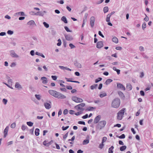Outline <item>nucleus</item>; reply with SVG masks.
Instances as JSON below:
<instances>
[{
  "mask_svg": "<svg viewBox=\"0 0 153 153\" xmlns=\"http://www.w3.org/2000/svg\"><path fill=\"white\" fill-rule=\"evenodd\" d=\"M68 132L66 133L63 136V139L65 140L66 139V138L67 137L68 135Z\"/></svg>",
  "mask_w": 153,
  "mask_h": 153,
  "instance_id": "8fccbe9b",
  "label": "nucleus"
},
{
  "mask_svg": "<svg viewBox=\"0 0 153 153\" xmlns=\"http://www.w3.org/2000/svg\"><path fill=\"white\" fill-rule=\"evenodd\" d=\"M88 117V114H85V115H84V116H83L82 117V118L83 119H86Z\"/></svg>",
  "mask_w": 153,
  "mask_h": 153,
  "instance_id": "0e129e2a",
  "label": "nucleus"
},
{
  "mask_svg": "<svg viewBox=\"0 0 153 153\" xmlns=\"http://www.w3.org/2000/svg\"><path fill=\"white\" fill-rule=\"evenodd\" d=\"M69 128V126H66L65 127L64 126H63L62 127V129L63 131H65L67 130L68 128Z\"/></svg>",
  "mask_w": 153,
  "mask_h": 153,
  "instance_id": "c03bdc74",
  "label": "nucleus"
},
{
  "mask_svg": "<svg viewBox=\"0 0 153 153\" xmlns=\"http://www.w3.org/2000/svg\"><path fill=\"white\" fill-rule=\"evenodd\" d=\"M74 65L78 68H82L81 65L77 61L75 60L74 62Z\"/></svg>",
  "mask_w": 153,
  "mask_h": 153,
  "instance_id": "9b49d317",
  "label": "nucleus"
},
{
  "mask_svg": "<svg viewBox=\"0 0 153 153\" xmlns=\"http://www.w3.org/2000/svg\"><path fill=\"white\" fill-rule=\"evenodd\" d=\"M146 27V24L145 22H144L143 23L142 25V28L143 29H144Z\"/></svg>",
  "mask_w": 153,
  "mask_h": 153,
  "instance_id": "3c124183",
  "label": "nucleus"
},
{
  "mask_svg": "<svg viewBox=\"0 0 153 153\" xmlns=\"http://www.w3.org/2000/svg\"><path fill=\"white\" fill-rule=\"evenodd\" d=\"M114 147L113 146H111L108 149L109 153H113V149H114Z\"/></svg>",
  "mask_w": 153,
  "mask_h": 153,
  "instance_id": "c85d7f7f",
  "label": "nucleus"
},
{
  "mask_svg": "<svg viewBox=\"0 0 153 153\" xmlns=\"http://www.w3.org/2000/svg\"><path fill=\"white\" fill-rule=\"evenodd\" d=\"M8 34L10 35L13 34V32L11 30H8L7 32Z\"/></svg>",
  "mask_w": 153,
  "mask_h": 153,
  "instance_id": "37998d69",
  "label": "nucleus"
},
{
  "mask_svg": "<svg viewBox=\"0 0 153 153\" xmlns=\"http://www.w3.org/2000/svg\"><path fill=\"white\" fill-rule=\"evenodd\" d=\"M43 24L44 25L45 27L46 28H48L49 27V25L45 22H43Z\"/></svg>",
  "mask_w": 153,
  "mask_h": 153,
  "instance_id": "4c0bfd02",
  "label": "nucleus"
},
{
  "mask_svg": "<svg viewBox=\"0 0 153 153\" xmlns=\"http://www.w3.org/2000/svg\"><path fill=\"white\" fill-rule=\"evenodd\" d=\"M66 39L68 41H71L73 40V38L70 34H65L64 35Z\"/></svg>",
  "mask_w": 153,
  "mask_h": 153,
  "instance_id": "39448f33",
  "label": "nucleus"
},
{
  "mask_svg": "<svg viewBox=\"0 0 153 153\" xmlns=\"http://www.w3.org/2000/svg\"><path fill=\"white\" fill-rule=\"evenodd\" d=\"M116 137L120 139H124L125 137V136L124 134H123L120 136L117 135L116 136Z\"/></svg>",
  "mask_w": 153,
  "mask_h": 153,
  "instance_id": "72a5a7b5",
  "label": "nucleus"
},
{
  "mask_svg": "<svg viewBox=\"0 0 153 153\" xmlns=\"http://www.w3.org/2000/svg\"><path fill=\"white\" fill-rule=\"evenodd\" d=\"M142 55L143 58L146 59L148 58V57L146 55H145L144 53H142Z\"/></svg>",
  "mask_w": 153,
  "mask_h": 153,
  "instance_id": "09e8293b",
  "label": "nucleus"
},
{
  "mask_svg": "<svg viewBox=\"0 0 153 153\" xmlns=\"http://www.w3.org/2000/svg\"><path fill=\"white\" fill-rule=\"evenodd\" d=\"M98 34L100 36H101L102 37V38L104 37V36L102 34V33L101 31H99Z\"/></svg>",
  "mask_w": 153,
  "mask_h": 153,
  "instance_id": "6e6d98bb",
  "label": "nucleus"
},
{
  "mask_svg": "<svg viewBox=\"0 0 153 153\" xmlns=\"http://www.w3.org/2000/svg\"><path fill=\"white\" fill-rule=\"evenodd\" d=\"M107 96V94L105 93H104L102 94H100V97L101 98H102L104 97Z\"/></svg>",
  "mask_w": 153,
  "mask_h": 153,
  "instance_id": "58836bf2",
  "label": "nucleus"
},
{
  "mask_svg": "<svg viewBox=\"0 0 153 153\" xmlns=\"http://www.w3.org/2000/svg\"><path fill=\"white\" fill-rule=\"evenodd\" d=\"M112 41L116 43H118V39L115 37H113L112 39Z\"/></svg>",
  "mask_w": 153,
  "mask_h": 153,
  "instance_id": "5701e85b",
  "label": "nucleus"
},
{
  "mask_svg": "<svg viewBox=\"0 0 153 153\" xmlns=\"http://www.w3.org/2000/svg\"><path fill=\"white\" fill-rule=\"evenodd\" d=\"M16 14L17 15H19L21 16H24L25 15V13L21 11L16 13Z\"/></svg>",
  "mask_w": 153,
  "mask_h": 153,
  "instance_id": "c756f323",
  "label": "nucleus"
},
{
  "mask_svg": "<svg viewBox=\"0 0 153 153\" xmlns=\"http://www.w3.org/2000/svg\"><path fill=\"white\" fill-rule=\"evenodd\" d=\"M79 106L80 107H84L85 106V103H81L77 105H76L75 107V108H76L78 106Z\"/></svg>",
  "mask_w": 153,
  "mask_h": 153,
  "instance_id": "bb28decb",
  "label": "nucleus"
},
{
  "mask_svg": "<svg viewBox=\"0 0 153 153\" xmlns=\"http://www.w3.org/2000/svg\"><path fill=\"white\" fill-rule=\"evenodd\" d=\"M39 129L38 128H36L35 131V134L36 136H38L39 134Z\"/></svg>",
  "mask_w": 153,
  "mask_h": 153,
  "instance_id": "4be33fe9",
  "label": "nucleus"
},
{
  "mask_svg": "<svg viewBox=\"0 0 153 153\" xmlns=\"http://www.w3.org/2000/svg\"><path fill=\"white\" fill-rule=\"evenodd\" d=\"M89 143V140L88 139H86L83 140L82 142L83 145H86Z\"/></svg>",
  "mask_w": 153,
  "mask_h": 153,
  "instance_id": "7c9ffc66",
  "label": "nucleus"
},
{
  "mask_svg": "<svg viewBox=\"0 0 153 153\" xmlns=\"http://www.w3.org/2000/svg\"><path fill=\"white\" fill-rule=\"evenodd\" d=\"M145 15H146V17L144 19V20L146 21L147 22L149 20V17L147 16L145 14Z\"/></svg>",
  "mask_w": 153,
  "mask_h": 153,
  "instance_id": "69168bd1",
  "label": "nucleus"
},
{
  "mask_svg": "<svg viewBox=\"0 0 153 153\" xmlns=\"http://www.w3.org/2000/svg\"><path fill=\"white\" fill-rule=\"evenodd\" d=\"M48 92L51 95L58 99H65L66 98L65 96L55 90H50Z\"/></svg>",
  "mask_w": 153,
  "mask_h": 153,
  "instance_id": "f257e3e1",
  "label": "nucleus"
},
{
  "mask_svg": "<svg viewBox=\"0 0 153 153\" xmlns=\"http://www.w3.org/2000/svg\"><path fill=\"white\" fill-rule=\"evenodd\" d=\"M67 82H75V83H80V82H79L78 81H76L67 80Z\"/></svg>",
  "mask_w": 153,
  "mask_h": 153,
  "instance_id": "49530a36",
  "label": "nucleus"
},
{
  "mask_svg": "<svg viewBox=\"0 0 153 153\" xmlns=\"http://www.w3.org/2000/svg\"><path fill=\"white\" fill-rule=\"evenodd\" d=\"M101 118V116L100 115H98L96 116L94 118V124H97L100 121Z\"/></svg>",
  "mask_w": 153,
  "mask_h": 153,
  "instance_id": "423d86ee",
  "label": "nucleus"
},
{
  "mask_svg": "<svg viewBox=\"0 0 153 153\" xmlns=\"http://www.w3.org/2000/svg\"><path fill=\"white\" fill-rule=\"evenodd\" d=\"M15 87L16 88H17L18 89H20L22 88L21 85L19 84V82H18L16 83Z\"/></svg>",
  "mask_w": 153,
  "mask_h": 153,
  "instance_id": "dca6fc26",
  "label": "nucleus"
},
{
  "mask_svg": "<svg viewBox=\"0 0 153 153\" xmlns=\"http://www.w3.org/2000/svg\"><path fill=\"white\" fill-rule=\"evenodd\" d=\"M95 108V107H89L86 108V110L88 111H92L93 109Z\"/></svg>",
  "mask_w": 153,
  "mask_h": 153,
  "instance_id": "2f4dec72",
  "label": "nucleus"
},
{
  "mask_svg": "<svg viewBox=\"0 0 153 153\" xmlns=\"http://www.w3.org/2000/svg\"><path fill=\"white\" fill-rule=\"evenodd\" d=\"M117 88L123 91L125 90L126 89L125 86L120 83H117Z\"/></svg>",
  "mask_w": 153,
  "mask_h": 153,
  "instance_id": "0eeeda50",
  "label": "nucleus"
},
{
  "mask_svg": "<svg viewBox=\"0 0 153 153\" xmlns=\"http://www.w3.org/2000/svg\"><path fill=\"white\" fill-rule=\"evenodd\" d=\"M35 97L38 100H39L41 99V96L40 95L35 94Z\"/></svg>",
  "mask_w": 153,
  "mask_h": 153,
  "instance_id": "a19ab883",
  "label": "nucleus"
},
{
  "mask_svg": "<svg viewBox=\"0 0 153 153\" xmlns=\"http://www.w3.org/2000/svg\"><path fill=\"white\" fill-rule=\"evenodd\" d=\"M78 123L80 124H82L83 125H85V123L84 121H79L78 122Z\"/></svg>",
  "mask_w": 153,
  "mask_h": 153,
  "instance_id": "4d7b16f0",
  "label": "nucleus"
},
{
  "mask_svg": "<svg viewBox=\"0 0 153 153\" xmlns=\"http://www.w3.org/2000/svg\"><path fill=\"white\" fill-rule=\"evenodd\" d=\"M30 127L32 126L33 125V123L31 121L27 122L26 123Z\"/></svg>",
  "mask_w": 153,
  "mask_h": 153,
  "instance_id": "473e14b6",
  "label": "nucleus"
},
{
  "mask_svg": "<svg viewBox=\"0 0 153 153\" xmlns=\"http://www.w3.org/2000/svg\"><path fill=\"white\" fill-rule=\"evenodd\" d=\"M34 129V127H33V128L30 129V133L32 134H33Z\"/></svg>",
  "mask_w": 153,
  "mask_h": 153,
  "instance_id": "13d9d810",
  "label": "nucleus"
},
{
  "mask_svg": "<svg viewBox=\"0 0 153 153\" xmlns=\"http://www.w3.org/2000/svg\"><path fill=\"white\" fill-rule=\"evenodd\" d=\"M34 15H39L41 16H43L44 15V14L43 12L40 11L37 12L36 13H34Z\"/></svg>",
  "mask_w": 153,
  "mask_h": 153,
  "instance_id": "aec40b11",
  "label": "nucleus"
},
{
  "mask_svg": "<svg viewBox=\"0 0 153 153\" xmlns=\"http://www.w3.org/2000/svg\"><path fill=\"white\" fill-rule=\"evenodd\" d=\"M71 99L73 101L77 103L82 102L83 101V100L82 99L76 97V96L72 97Z\"/></svg>",
  "mask_w": 153,
  "mask_h": 153,
  "instance_id": "20e7f679",
  "label": "nucleus"
},
{
  "mask_svg": "<svg viewBox=\"0 0 153 153\" xmlns=\"http://www.w3.org/2000/svg\"><path fill=\"white\" fill-rule=\"evenodd\" d=\"M90 23L91 27H93L94 25L95 18L94 16L91 17L90 18Z\"/></svg>",
  "mask_w": 153,
  "mask_h": 153,
  "instance_id": "6e6552de",
  "label": "nucleus"
},
{
  "mask_svg": "<svg viewBox=\"0 0 153 153\" xmlns=\"http://www.w3.org/2000/svg\"><path fill=\"white\" fill-rule=\"evenodd\" d=\"M126 88L128 90H131L132 89L131 85L129 83H128L126 84Z\"/></svg>",
  "mask_w": 153,
  "mask_h": 153,
  "instance_id": "6ab92c4d",
  "label": "nucleus"
},
{
  "mask_svg": "<svg viewBox=\"0 0 153 153\" xmlns=\"http://www.w3.org/2000/svg\"><path fill=\"white\" fill-rule=\"evenodd\" d=\"M41 80H42V83L43 84H47L48 82L47 78L45 76L42 77L41 78Z\"/></svg>",
  "mask_w": 153,
  "mask_h": 153,
  "instance_id": "ddd939ff",
  "label": "nucleus"
},
{
  "mask_svg": "<svg viewBox=\"0 0 153 153\" xmlns=\"http://www.w3.org/2000/svg\"><path fill=\"white\" fill-rule=\"evenodd\" d=\"M69 46H70V47L71 48V49H73V48H76V47L75 45H73L72 44V43H70L69 44Z\"/></svg>",
  "mask_w": 153,
  "mask_h": 153,
  "instance_id": "79ce46f5",
  "label": "nucleus"
},
{
  "mask_svg": "<svg viewBox=\"0 0 153 153\" xmlns=\"http://www.w3.org/2000/svg\"><path fill=\"white\" fill-rule=\"evenodd\" d=\"M61 20L62 21L64 22L65 24L67 23L68 22L66 18L64 16H63L61 18Z\"/></svg>",
  "mask_w": 153,
  "mask_h": 153,
  "instance_id": "a211bd4d",
  "label": "nucleus"
},
{
  "mask_svg": "<svg viewBox=\"0 0 153 153\" xmlns=\"http://www.w3.org/2000/svg\"><path fill=\"white\" fill-rule=\"evenodd\" d=\"M102 79V78L101 77H99L97 79L95 80V82L96 83H98L99 82L101 81Z\"/></svg>",
  "mask_w": 153,
  "mask_h": 153,
  "instance_id": "e433bc0d",
  "label": "nucleus"
},
{
  "mask_svg": "<svg viewBox=\"0 0 153 153\" xmlns=\"http://www.w3.org/2000/svg\"><path fill=\"white\" fill-rule=\"evenodd\" d=\"M44 105L47 109H49L51 108V105L48 103L45 102L44 104Z\"/></svg>",
  "mask_w": 153,
  "mask_h": 153,
  "instance_id": "4468645a",
  "label": "nucleus"
},
{
  "mask_svg": "<svg viewBox=\"0 0 153 153\" xmlns=\"http://www.w3.org/2000/svg\"><path fill=\"white\" fill-rule=\"evenodd\" d=\"M9 129V127L7 126L6 127L4 131V137H5L7 134V132Z\"/></svg>",
  "mask_w": 153,
  "mask_h": 153,
  "instance_id": "f8f14e48",
  "label": "nucleus"
},
{
  "mask_svg": "<svg viewBox=\"0 0 153 153\" xmlns=\"http://www.w3.org/2000/svg\"><path fill=\"white\" fill-rule=\"evenodd\" d=\"M66 88L69 90H72V87L71 86H66Z\"/></svg>",
  "mask_w": 153,
  "mask_h": 153,
  "instance_id": "774afa93",
  "label": "nucleus"
},
{
  "mask_svg": "<svg viewBox=\"0 0 153 153\" xmlns=\"http://www.w3.org/2000/svg\"><path fill=\"white\" fill-rule=\"evenodd\" d=\"M118 93L121 98L122 99H124L125 98L124 95L122 92L120 91H118Z\"/></svg>",
  "mask_w": 153,
  "mask_h": 153,
  "instance_id": "2eb2a0df",
  "label": "nucleus"
},
{
  "mask_svg": "<svg viewBox=\"0 0 153 153\" xmlns=\"http://www.w3.org/2000/svg\"><path fill=\"white\" fill-rule=\"evenodd\" d=\"M64 28L67 32H72V30H69L68 27L66 26L64 27Z\"/></svg>",
  "mask_w": 153,
  "mask_h": 153,
  "instance_id": "f704fd0d",
  "label": "nucleus"
},
{
  "mask_svg": "<svg viewBox=\"0 0 153 153\" xmlns=\"http://www.w3.org/2000/svg\"><path fill=\"white\" fill-rule=\"evenodd\" d=\"M110 17H111V16H110V15H108H108L107 16L106 19V21L107 22H110Z\"/></svg>",
  "mask_w": 153,
  "mask_h": 153,
  "instance_id": "ea45409f",
  "label": "nucleus"
},
{
  "mask_svg": "<svg viewBox=\"0 0 153 153\" xmlns=\"http://www.w3.org/2000/svg\"><path fill=\"white\" fill-rule=\"evenodd\" d=\"M68 110L67 109H65L63 111V114L64 115H66L68 113Z\"/></svg>",
  "mask_w": 153,
  "mask_h": 153,
  "instance_id": "de8ad7c7",
  "label": "nucleus"
},
{
  "mask_svg": "<svg viewBox=\"0 0 153 153\" xmlns=\"http://www.w3.org/2000/svg\"><path fill=\"white\" fill-rule=\"evenodd\" d=\"M26 128L27 129L28 128L27 126H25L24 125H22L21 129L23 131H25Z\"/></svg>",
  "mask_w": 153,
  "mask_h": 153,
  "instance_id": "c9c22d12",
  "label": "nucleus"
},
{
  "mask_svg": "<svg viewBox=\"0 0 153 153\" xmlns=\"http://www.w3.org/2000/svg\"><path fill=\"white\" fill-rule=\"evenodd\" d=\"M112 81H113L112 79H107L106 80V81L105 82V83L106 85H108L110 83H111V82H112Z\"/></svg>",
  "mask_w": 153,
  "mask_h": 153,
  "instance_id": "393cba45",
  "label": "nucleus"
},
{
  "mask_svg": "<svg viewBox=\"0 0 153 153\" xmlns=\"http://www.w3.org/2000/svg\"><path fill=\"white\" fill-rule=\"evenodd\" d=\"M117 118L118 120H121L123 118V115H122L120 114H119L117 113Z\"/></svg>",
  "mask_w": 153,
  "mask_h": 153,
  "instance_id": "f3484780",
  "label": "nucleus"
},
{
  "mask_svg": "<svg viewBox=\"0 0 153 153\" xmlns=\"http://www.w3.org/2000/svg\"><path fill=\"white\" fill-rule=\"evenodd\" d=\"M120 99L118 98H116L112 101L111 106L114 108H117L120 106Z\"/></svg>",
  "mask_w": 153,
  "mask_h": 153,
  "instance_id": "7ed1b4c3",
  "label": "nucleus"
},
{
  "mask_svg": "<svg viewBox=\"0 0 153 153\" xmlns=\"http://www.w3.org/2000/svg\"><path fill=\"white\" fill-rule=\"evenodd\" d=\"M16 126V124L15 123H13L10 125V127L12 128H14Z\"/></svg>",
  "mask_w": 153,
  "mask_h": 153,
  "instance_id": "a18cd8bd",
  "label": "nucleus"
},
{
  "mask_svg": "<svg viewBox=\"0 0 153 153\" xmlns=\"http://www.w3.org/2000/svg\"><path fill=\"white\" fill-rule=\"evenodd\" d=\"M51 77L52 79L54 80H56L57 78V76H56L52 75L51 76Z\"/></svg>",
  "mask_w": 153,
  "mask_h": 153,
  "instance_id": "5fc2aeb1",
  "label": "nucleus"
},
{
  "mask_svg": "<svg viewBox=\"0 0 153 153\" xmlns=\"http://www.w3.org/2000/svg\"><path fill=\"white\" fill-rule=\"evenodd\" d=\"M126 109L125 108H123L121 110L119 111L118 113L119 114H120L122 115H124L125 111Z\"/></svg>",
  "mask_w": 153,
  "mask_h": 153,
  "instance_id": "b1692460",
  "label": "nucleus"
},
{
  "mask_svg": "<svg viewBox=\"0 0 153 153\" xmlns=\"http://www.w3.org/2000/svg\"><path fill=\"white\" fill-rule=\"evenodd\" d=\"M104 146V144H103V143H100L99 145V148L101 149H102Z\"/></svg>",
  "mask_w": 153,
  "mask_h": 153,
  "instance_id": "bf43d9fd",
  "label": "nucleus"
},
{
  "mask_svg": "<svg viewBox=\"0 0 153 153\" xmlns=\"http://www.w3.org/2000/svg\"><path fill=\"white\" fill-rule=\"evenodd\" d=\"M103 45L102 41H99L97 43L96 47L98 48H100L103 46Z\"/></svg>",
  "mask_w": 153,
  "mask_h": 153,
  "instance_id": "1a4fd4ad",
  "label": "nucleus"
},
{
  "mask_svg": "<svg viewBox=\"0 0 153 153\" xmlns=\"http://www.w3.org/2000/svg\"><path fill=\"white\" fill-rule=\"evenodd\" d=\"M10 55L13 57H18L19 56L16 54L14 51H10Z\"/></svg>",
  "mask_w": 153,
  "mask_h": 153,
  "instance_id": "9d476101",
  "label": "nucleus"
},
{
  "mask_svg": "<svg viewBox=\"0 0 153 153\" xmlns=\"http://www.w3.org/2000/svg\"><path fill=\"white\" fill-rule=\"evenodd\" d=\"M106 124L105 120H103L100 121L97 124L96 126L97 130H100L103 129L105 126Z\"/></svg>",
  "mask_w": 153,
  "mask_h": 153,
  "instance_id": "f03ea898",
  "label": "nucleus"
},
{
  "mask_svg": "<svg viewBox=\"0 0 153 153\" xmlns=\"http://www.w3.org/2000/svg\"><path fill=\"white\" fill-rule=\"evenodd\" d=\"M30 53L31 56H34L35 54L34 51V50H31V51H30Z\"/></svg>",
  "mask_w": 153,
  "mask_h": 153,
  "instance_id": "338daca9",
  "label": "nucleus"
},
{
  "mask_svg": "<svg viewBox=\"0 0 153 153\" xmlns=\"http://www.w3.org/2000/svg\"><path fill=\"white\" fill-rule=\"evenodd\" d=\"M2 102L4 104L6 105L7 102V100L5 99H3L2 100Z\"/></svg>",
  "mask_w": 153,
  "mask_h": 153,
  "instance_id": "864d4df0",
  "label": "nucleus"
},
{
  "mask_svg": "<svg viewBox=\"0 0 153 153\" xmlns=\"http://www.w3.org/2000/svg\"><path fill=\"white\" fill-rule=\"evenodd\" d=\"M139 49L141 51H144V48L142 46H140L139 47Z\"/></svg>",
  "mask_w": 153,
  "mask_h": 153,
  "instance_id": "e2e57ef3",
  "label": "nucleus"
},
{
  "mask_svg": "<svg viewBox=\"0 0 153 153\" xmlns=\"http://www.w3.org/2000/svg\"><path fill=\"white\" fill-rule=\"evenodd\" d=\"M126 147H127L126 146H123L120 147V151H123L126 149Z\"/></svg>",
  "mask_w": 153,
  "mask_h": 153,
  "instance_id": "a878e982",
  "label": "nucleus"
},
{
  "mask_svg": "<svg viewBox=\"0 0 153 153\" xmlns=\"http://www.w3.org/2000/svg\"><path fill=\"white\" fill-rule=\"evenodd\" d=\"M108 7L106 6L105 7L103 8V11L104 13H105L108 11Z\"/></svg>",
  "mask_w": 153,
  "mask_h": 153,
  "instance_id": "cd10ccee",
  "label": "nucleus"
},
{
  "mask_svg": "<svg viewBox=\"0 0 153 153\" xmlns=\"http://www.w3.org/2000/svg\"><path fill=\"white\" fill-rule=\"evenodd\" d=\"M59 67L61 69L63 70H66V67H64V66H59Z\"/></svg>",
  "mask_w": 153,
  "mask_h": 153,
  "instance_id": "603ef678",
  "label": "nucleus"
},
{
  "mask_svg": "<svg viewBox=\"0 0 153 153\" xmlns=\"http://www.w3.org/2000/svg\"><path fill=\"white\" fill-rule=\"evenodd\" d=\"M53 143V141L52 140H51L48 143L47 146H48L49 145L52 144Z\"/></svg>",
  "mask_w": 153,
  "mask_h": 153,
  "instance_id": "680f3d73",
  "label": "nucleus"
},
{
  "mask_svg": "<svg viewBox=\"0 0 153 153\" xmlns=\"http://www.w3.org/2000/svg\"><path fill=\"white\" fill-rule=\"evenodd\" d=\"M27 24L30 25H36L35 22L33 20H30L27 23Z\"/></svg>",
  "mask_w": 153,
  "mask_h": 153,
  "instance_id": "412c9836",
  "label": "nucleus"
},
{
  "mask_svg": "<svg viewBox=\"0 0 153 153\" xmlns=\"http://www.w3.org/2000/svg\"><path fill=\"white\" fill-rule=\"evenodd\" d=\"M107 140V137H103L102 143H103L105 142Z\"/></svg>",
  "mask_w": 153,
  "mask_h": 153,
  "instance_id": "052dcab7",
  "label": "nucleus"
}]
</instances>
